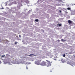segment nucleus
I'll list each match as a JSON object with an SVG mask.
<instances>
[{"instance_id":"obj_1","label":"nucleus","mask_w":75,"mask_h":75,"mask_svg":"<svg viewBox=\"0 0 75 75\" xmlns=\"http://www.w3.org/2000/svg\"><path fill=\"white\" fill-rule=\"evenodd\" d=\"M41 60H37L35 62V64L37 65H40V63H41Z\"/></svg>"},{"instance_id":"obj_2","label":"nucleus","mask_w":75,"mask_h":75,"mask_svg":"<svg viewBox=\"0 0 75 75\" xmlns=\"http://www.w3.org/2000/svg\"><path fill=\"white\" fill-rule=\"evenodd\" d=\"M46 64H47V62L43 61L40 64V65H42V66H46Z\"/></svg>"},{"instance_id":"obj_3","label":"nucleus","mask_w":75,"mask_h":75,"mask_svg":"<svg viewBox=\"0 0 75 75\" xmlns=\"http://www.w3.org/2000/svg\"><path fill=\"white\" fill-rule=\"evenodd\" d=\"M68 23L69 24H72L73 23V22L70 20H69L68 21Z\"/></svg>"},{"instance_id":"obj_4","label":"nucleus","mask_w":75,"mask_h":75,"mask_svg":"<svg viewBox=\"0 0 75 75\" xmlns=\"http://www.w3.org/2000/svg\"><path fill=\"white\" fill-rule=\"evenodd\" d=\"M51 66V63H47V67H50V66Z\"/></svg>"},{"instance_id":"obj_5","label":"nucleus","mask_w":75,"mask_h":75,"mask_svg":"<svg viewBox=\"0 0 75 75\" xmlns=\"http://www.w3.org/2000/svg\"><path fill=\"white\" fill-rule=\"evenodd\" d=\"M67 9L68 10H71V8L68 7L67 8Z\"/></svg>"},{"instance_id":"obj_6","label":"nucleus","mask_w":75,"mask_h":75,"mask_svg":"<svg viewBox=\"0 0 75 75\" xmlns=\"http://www.w3.org/2000/svg\"><path fill=\"white\" fill-rule=\"evenodd\" d=\"M61 41H62L63 42H65V41H66V40H64V39H61Z\"/></svg>"},{"instance_id":"obj_7","label":"nucleus","mask_w":75,"mask_h":75,"mask_svg":"<svg viewBox=\"0 0 75 75\" xmlns=\"http://www.w3.org/2000/svg\"><path fill=\"white\" fill-rule=\"evenodd\" d=\"M46 61L47 62V63H51L50 61H48V60H46Z\"/></svg>"},{"instance_id":"obj_8","label":"nucleus","mask_w":75,"mask_h":75,"mask_svg":"<svg viewBox=\"0 0 75 75\" xmlns=\"http://www.w3.org/2000/svg\"><path fill=\"white\" fill-rule=\"evenodd\" d=\"M35 21H36V22H38V19H35Z\"/></svg>"},{"instance_id":"obj_9","label":"nucleus","mask_w":75,"mask_h":75,"mask_svg":"<svg viewBox=\"0 0 75 75\" xmlns=\"http://www.w3.org/2000/svg\"><path fill=\"white\" fill-rule=\"evenodd\" d=\"M59 27L61 26L62 25V24H59Z\"/></svg>"},{"instance_id":"obj_10","label":"nucleus","mask_w":75,"mask_h":75,"mask_svg":"<svg viewBox=\"0 0 75 75\" xmlns=\"http://www.w3.org/2000/svg\"><path fill=\"white\" fill-rule=\"evenodd\" d=\"M32 55H34V54H31L29 55V56H31Z\"/></svg>"},{"instance_id":"obj_11","label":"nucleus","mask_w":75,"mask_h":75,"mask_svg":"<svg viewBox=\"0 0 75 75\" xmlns=\"http://www.w3.org/2000/svg\"><path fill=\"white\" fill-rule=\"evenodd\" d=\"M63 57H65V54H63Z\"/></svg>"},{"instance_id":"obj_12","label":"nucleus","mask_w":75,"mask_h":75,"mask_svg":"<svg viewBox=\"0 0 75 75\" xmlns=\"http://www.w3.org/2000/svg\"><path fill=\"white\" fill-rule=\"evenodd\" d=\"M1 57H3H3H5V55H2L1 56Z\"/></svg>"},{"instance_id":"obj_13","label":"nucleus","mask_w":75,"mask_h":75,"mask_svg":"<svg viewBox=\"0 0 75 75\" xmlns=\"http://www.w3.org/2000/svg\"><path fill=\"white\" fill-rule=\"evenodd\" d=\"M65 13H66V14H68V12H67V11H65Z\"/></svg>"},{"instance_id":"obj_14","label":"nucleus","mask_w":75,"mask_h":75,"mask_svg":"<svg viewBox=\"0 0 75 75\" xmlns=\"http://www.w3.org/2000/svg\"><path fill=\"white\" fill-rule=\"evenodd\" d=\"M58 42H60V40H57Z\"/></svg>"},{"instance_id":"obj_15","label":"nucleus","mask_w":75,"mask_h":75,"mask_svg":"<svg viewBox=\"0 0 75 75\" xmlns=\"http://www.w3.org/2000/svg\"><path fill=\"white\" fill-rule=\"evenodd\" d=\"M19 37L20 38H21V35H19Z\"/></svg>"},{"instance_id":"obj_16","label":"nucleus","mask_w":75,"mask_h":75,"mask_svg":"<svg viewBox=\"0 0 75 75\" xmlns=\"http://www.w3.org/2000/svg\"><path fill=\"white\" fill-rule=\"evenodd\" d=\"M73 12H74V13H75V10H74Z\"/></svg>"},{"instance_id":"obj_17","label":"nucleus","mask_w":75,"mask_h":75,"mask_svg":"<svg viewBox=\"0 0 75 75\" xmlns=\"http://www.w3.org/2000/svg\"><path fill=\"white\" fill-rule=\"evenodd\" d=\"M17 42H15V44H17Z\"/></svg>"},{"instance_id":"obj_18","label":"nucleus","mask_w":75,"mask_h":75,"mask_svg":"<svg viewBox=\"0 0 75 75\" xmlns=\"http://www.w3.org/2000/svg\"><path fill=\"white\" fill-rule=\"evenodd\" d=\"M25 56L27 55V54H25Z\"/></svg>"},{"instance_id":"obj_19","label":"nucleus","mask_w":75,"mask_h":75,"mask_svg":"<svg viewBox=\"0 0 75 75\" xmlns=\"http://www.w3.org/2000/svg\"><path fill=\"white\" fill-rule=\"evenodd\" d=\"M26 69H28V67H26Z\"/></svg>"},{"instance_id":"obj_20","label":"nucleus","mask_w":75,"mask_h":75,"mask_svg":"<svg viewBox=\"0 0 75 75\" xmlns=\"http://www.w3.org/2000/svg\"><path fill=\"white\" fill-rule=\"evenodd\" d=\"M59 12L60 13H61V10H60Z\"/></svg>"},{"instance_id":"obj_21","label":"nucleus","mask_w":75,"mask_h":75,"mask_svg":"<svg viewBox=\"0 0 75 75\" xmlns=\"http://www.w3.org/2000/svg\"><path fill=\"white\" fill-rule=\"evenodd\" d=\"M31 64V63H28V64Z\"/></svg>"},{"instance_id":"obj_22","label":"nucleus","mask_w":75,"mask_h":75,"mask_svg":"<svg viewBox=\"0 0 75 75\" xmlns=\"http://www.w3.org/2000/svg\"><path fill=\"white\" fill-rule=\"evenodd\" d=\"M6 55L8 56V55H8V54H7Z\"/></svg>"},{"instance_id":"obj_23","label":"nucleus","mask_w":75,"mask_h":75,"mask_svg":"<svg viewBox=\"0 0 75 75\" xmlns=\"http://www.w3.org/2000/svg\"><path fill=\"white\" fill-rule=\"evenodd\" d=\"M2 9H4V8H2Z\"/></svg>"},{"instance_id":"obj_24","label":"nucleus","mask_w":75,"mask_h":75,"mask_svg":"<svg viewBox=\"0 0 75 75\" xmlns=\"http://www.w3.org/2000/svg\"><path fill=\"white\" fill-rule=\"evenodd\" d=\"M4 20H5V19H4Z\"/></svg>"},{"instance_id":"obj_25","label":"nucleus","mask_w":75,"mask_h":75,"mask_svg":"<svg viewBox=\"0 0 75 75\" xmlns=\"http://www.w3.org/2000/svg\"><path fill=\"white\" fill-rule=\"evenodd\" d=\"M74 57H75V56H74Z\"/></svg>"},{"instance_id":"obj_26","label":"nucleus","mask_w":75,"mask_h":75,"mask_svg":"<svg viewBox=\"0 0 75 75\" xmlns=\"http://www.w3.org/2000/svg\"><path fill=\"white\" fill-rule=\"evenodd\" d=\"M0 62H1V61H0Z\"/></svg>"}]
</instances>
